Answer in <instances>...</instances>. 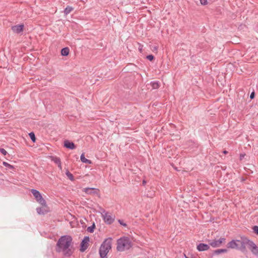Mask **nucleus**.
<instances>
[{"label":"nucleus","instance_id":"26","mask_svg":"<svg viewBox=\"0 0 258 258\" xmlns=\"http://www.w3.org/2000/svg\"><path fill=\"white\" fill-rule=\"evenodd\" d=\"M3 165L6 166V167H9V168H13V167L12 165H10V164H9L7 162H3Z\"/></svg>","mask_w":258,"mask_h":258},{"label":"nucleus","instance_id":"21","mask_svg":"<svg viewBox=\"0 0 258 258\" xmlns=\"http://www.w3.org/2000/svg\"><path fill=\"white\" fill-rule=\"evenodd\" d=\"M95 228V224L93 223V225L91 226H89L87 228V231L90 233H93L94 232V229Z\"/></svg>","mask_w":258,"mask_h":258},{"label":"nucleus","instance_id":"9","mask_svg":"<svg viewBox=\"0 0 258 258\" xmlns=\"http://www.w3.org/2000/svg\"><path fill=\"white\" fill-rule=\"evenodd\" d=\"M24 27V25L19 24L12 26V30L14 33L19 34L23 31Z\"/></svg>","mask_w":258,"mask_h":258},{"label":"nucleus","instance_id":"36","mask_svg":"<svg viewBox=\"0 0 258 258\" xmlns=\"http://www.w3.org/2000/svg\"><path fill=\"white\" fill-rule=\"evenodd\" d=\"M223 153H224V154H227L228 153V152L226 151H224Z\"/></svg>","mask_w":258,"mask_h":258},{"label":"nucleus","instance_id":"30","mask_svg":"<svg viewBox=\"0 0 258 258\" xmlns=\"http://www.w3.org/2000/svg\"><path fill=\"white\" fill-rule=\"evenodd\" d=\"M118 222L120 224L123 225V226H126V224L124 223L122 220H118Z\"/></svg>","mask_w":258,"mask_h":258},{"label":"nucleus","instance_id":"11","mask_svg":"<svg viewBox=\"0 0 258 258\" xmlns=\"http://www.w3.org/2000/svg\"><path fill=\"white\" fill-rule=\"evenodd\" d=\"M237 240H232L227 244V247L232 249H236L238 250V244L237 243Z\"/></svg>","mask_w":258,"mask_h":258},{"label":"nucleus","instance_id":"33","mask_svg":"<svg viewBox=\"0 0 258 258\" xmlns=\"http://www.w3.org/2000/svg\"><path fill=\"white\" fill-rule=\"evenodd\" d=\"M57 165H58V167L59 169L60 170H61L62 169V167H61V162H60L59 164H58Z\"/></svg>","mask_w":258,"mask_h":258},{"label":"nucleus","instance_id":"29","mask_svg":"<svg viewBox=\"0 0 258 258\" xmlns=\"http://www.w3.org/2000/svg\"><path fill=\"white\" fill-rule=\"evenodd\" d=\"M201 5H206L208 4L207 0H200Z\"/></svg>","mask_w":258,"mask_h":258},{"label":"nucleus","instance_id":"27","mask_svg":"<svg viewBox=\"0 0 258 258\" xmlns=\"http://www.w3.org/2000/svg\"><path fill=\"white\" fill-rule=\"evenodd\" d=\"M147 58L148 60H149L150 61H152V60H153L154 59V56L153 55H152V54L149 55L147 56Z\"/></svg>","mask_w":258,"mask_h":258},{"label":"nucleus","instance_id":"10","mask_svg":"<svg viewBox=\"0 0 258 258\" xmlns=\"http://www.w3.org/2000/svg\"><path fill=\"white\" fill-rule=\"evenodd\" d=\"M209 244L201 243L197 245V249L199 251H203L208 250L210 248V246Z\"/></svg>","mask_w":258,"mask_h":258},{"label":"nucleus","instance_id":"37","mask_svg":"<svg viewBox=\"0 0 258 258\" xmlns=\"http://www.w3.org/2000/svg\"><path fill=\"white\" fill-rule=\"evenodd\" d=\"M146 183V182L145 180H144V181H143V184L144 185H145Z\"/></svg>","mask_w":258,"mask_h":258},{"label":"nucleus","instance_id":"6","mask_svg":"<svg viewBox=\"0 0 258 258\" xmlns=\"http://www.w3.org/2000/svg\"><path fill=\"white\" fill-rule=\"evenodd\" d=\"M226 241V239L224 237H221L219 239H214L209 241V244L213 247H220L222 243H224Z\"/></svg>","mask_w":258,"mask_h":258},{"label":"nucleus","instance_id":"24","mask_svg":"<svg viewBox=\"0 0 258 258\" xmlns=\"http://www.w3.org/2000/svg\"><path fill=\"white\" fill-rule=\"evenodd\" d=\"M0 152L5 156L8 154V153L6 151V150L3 148H0Z\"/></svg>","mask_w":258,"mask_h":258},{"label":"nucleus","instance_id":"25","mask_svg":"<svg viewBox=\"0 0 258 258\" xmlns=\"http://www.w3.org/2000/svg\"><path fill=\"white\" fill-rule=\"evenodd\" d=\"M95 189V188H87L85 189V191H86V192H87L88 194H91V191L94 190Z\"/></svg>","mask_w":258,"mask_h":258},{"label":"nucleus","instance_id":"7","mask_svg":"<svg viewBox=\"0 0 258 258\" xmlns=\"http://www.w3.org/2000/svg\"><path fill=\"white\" fill-rule=\"evenodd\" d=\"M102 216L104 222L108 224L112 223L114 221V217L110 213L105 211L102 213Z\"/></svg>","mask_w":258,"mask_h":258},{"label":"nucleus","instance_id":"32","mask_svg":"<svg viewBox=\"0 0 258 258\" xmlns=\"http://www.w3.org/2000/svg\"><path fill=\"white\" fill-rule=\"evenodd\" d=\"M254 97V92H253L250 94V99H253Z\"/></svg>","mask_w":258,"mask_h":258},{"label":"nucleus","instance_id":"17","mask_svg":"<svg viewBox=\"0 0 258 258\" xmlns=\"http://www.w3.org/2000/svg\"><path fill=\"white\" fill-rule=\"evenodd\" d=\"M73 10V8L71 6H67L64 10V14L66 15L70 14Z\"/></svg>","mask_w":258,"mask_h":258},{"label":"nucleus","instance_id":"4","mask_svg":"<svg viewBox=\"0 0 258 258\" xmlns=\"http://www.w3.org/2000/svg\"><path fill=\"white\" fill-rule=\"evenodd\" d=\"M254 243L250 240L247 237L243 236L241 237V243L240 246H239V250L242 252L246 251V245H247L249 247V249L251 251L253 246L254 245Z\"/></svg>","mask_w":258,"mask_h":258},{"label":"nucleus","instance_id":"1","mask_svg":"<svg viewBox=\"0 0 258 258\" xmlns=\"http://www.w3.org/2000/svg\"><path fill=\"white\" fill-rule=\"evenodd\" d=\"M72 240L73 239L70 236H61L56 243V251L57 252H62L66 256H70L73 253Z\"/></svg>","mask_w":258,"mask_h":258},{"label":"nucleus","instance_id":"14","mask_svg":"<svg viewBox=\"0 0 258 258\" xmlns=\"http://www.w3.org/2000/svg\"><path fill=\"white\" fill-rule=\"evenodd\" d=\"M251 252L258 258V246L254 244L251 249Z\"/></svg>","mask_w":258,"mask_h":258},{"label":"nucleus","instance_id":"15","mask_svg":"<svg viewBox=\"0 0 258 258\" xmlns=\"http://www.w3.org/2000/svg\"><path fill=\"white\" fill-rule=\"evenodd\" d=\"M227 252V249H216V250H215L214 251V252L213 253L215 254H219L220 253H226Z\"/></svg>","mask_w":258,"mask_h":258},{"label":"nucleus","instance_id":"31","mask_svg":"<svg viewBox=\"0 0 258 258\" xmlns=\"http://www.w3.org/2000/svg\"><path fill=\"white\" fill-rule=\"evenodd\" d=\"M237 244H238V250H239V246H240L241 238L239 240H237Z\"/></svg>","mask_w":258,"mask_h":258},{"label":"nucleus","instance_id":"19","mask_svg":"<svg viewBox=\"0 0 258 258\" xmlns=\"http://www.w3.org/2000/svg\"><path fill=\"white\" fill-rule=\"evenodd\" d=\"M51 161H53L56 164H59L60 161V159L59 158L56 156H52L51 157Z\"/></svg>","mask_w":258,"mask_h":258},{"label":"nucleus","instance_id":"13","mask_svg":"<svg viewBox=\"0 0 258 258\" xmlns=\"http://www.w3.org/2000/svg\"><path fill=\"white\" fill-rule=\"evenodd\" d=\"M80 159H81V161L83 163H87V164H91V160L87 159L85 157L84 153L82 154V155H81V157H80Z\"/></svg>","mask_w":258,"mask_h":258},{"label":"nucleus","instance_id":"8","mask_svg":"<svg viewBox=\"0 0 258 258\" xmlns=\"http://www.w3.org/2000/svg\"><path fill=\"white\" fill-rule=\"evenodd\" d=\"M89 241V237L88 236H85L81 243V251L83 252L87 249L88 247Z\"/></svg>","mask_w":258,"mask_h":258},{"label":"nucleus","instance_id":"28","mask_svg":"<svg viewBox=\"0 0 258 258\" xmlns=\"http://www.w3.org/2000/svg\"><path fill=\"white\" fill-rule=\"evenodd\" d=\"M36 211H37V212L39 214H43V212L42 211V209L41 208H37L36 209Z\"/></svg>","mask_w":258,"mask_h":258},{"label":"nucleus","instance_id":"20","mask_svg":"<svg viewBox=\"0 0 258 258\" xmlns=\"http://www.w3.org/2000/svg\"><path fill=\"white\" fill-rule=\"evenodd\" d=\"M66 174L70 180H71V181L74 180V177L73 175L71 172H70V171L68 170H67Z\"/></svg>","mask_w":258,"mask_h":258},{"label":"nucleus","instance_id":"2","mask_svg":"<svg viewBox=\"0 0 258 258\" xmlns=\"http://www.w3.org/2000/svg\"><path fill=\"white\" fill-rule=\"evenodd\" d=\"M132 246V243L128 237H123L117 241L116 249L118 251H123L129 249Z\"/></svg>","mask_w":258,"mask_h":258},{"label":"nucleus","instance_id":"22","mask_svg":"<svg viewBox=\"0 0 258 258\" xmlns=\"http://www.w3.org/2000/svg\"><path fill=\"white\" fill-rule=\"evenodd\" d=\"M29 135L32 141L33 142H35L36 138L34 133L33 132H31L29 134Z\"/></svg>","mask_w":258,"mask_h":258},{"label":"nucleus","instance_id":"38","mask_svg":"<svg viewBox=\"0 0 258 258\" xmlns=\"http://www.w3.org/2000/svg\"><path fill=\"white\" fill-rule=\"evenodd\" d=\"M139 50H140V51H141L142 48H140Z\"/></svg>","mask_w":258,"mask_h":258},{"label":"nucleus","instance_id":"12","mask_svg":"<svg viewBox=\"0 0 258 258\" xmlns=\"http://www.w3.org/2000/svg\"><path fill=\"white\" fill-rule=\"evenodd\" d=\"M64 147L70 149H74L76 148L75 145L72 142L66 140L64 142Z\"/></svg>","mask_w":258,"mask_h":258},{"label":"nucleus","instance_id":"5","mask_svg":"<svg viewBox=\"0 0 258 258\" xmlns=\"http://www.w3.org/2000/svg\"><path fill=\"white\" fill-rule=\"evenodd\" d=\"M31 191L38 202H39L42 206L46 205V202L45 200L42 198L41 194L39 191L35 189H32Z\"/></svg>","mask_w":258,"mask_h":258},{"label":"nucleus","instance_id":"3","mask_svg":"<svg viewBox=\"0 0 258 258\" xmlns=\"http://www.w3.org/2000/svg\"><path fill=\"white\" fill-rule=\"evenodd\" d=\"M111 238L105 239L99 248V255L101 258H107V254L111 248Z\"/></svg>","mask_w":258,"mask_h":258},{"label":"nucleus","instance_id":"35","mask_svg":"<svg viewBox=\"0 0 258 258\" xmlns=\"http://www.w3.org/2000/svg\"><path fill=\"white\" fill-rule=\"evenodd\" d=\"M240 157V159L241 160L242 159V158L244 157V155H241Z\"/></svg>","mask_w":258,"mask_h":258},{"label":"nucleus","instance_id":"34","mask_svg":"<svg viewBox=\"0 0 258 258\" xmlns=\"http://www.w3.org/2000/svg\"><path fill=\"white\" fill-rule=\"evenodd\" d=\"M184 257H185V258H196L195 257H194L192 256L191 257H189L187 256L185 254H184Z\"/></svg>","mask_w":258,"mask_h":258},{"label":"nucleus","instance_id":"16","mask_svg":"<svg viewBox=\"0 0 258 258\" xmlns=\"http://www.w3.org/2000/svg\"><path fill=\"white\" fill-rule=\"evenodd\" d=\"M69 48L68 47H64L61 50V54L62 56H67L69 53Z\"/></svg>","mask_w":258,"mask_h":258},{"label":"nucleus","instance_id":"23","mask_svg":"<svg viewBox=\"0 0 258 258\" xmlns=\"http://www.w3.org/2000/svg\"><path fill=\"white\" fill-rule=\"evenodd\" d=\"M253 232L258 235V226H254L252 227Z\"/></svg>","mask_w":258,"mask_h":258},{"label":"nucleus","instance_id":"18","mask_svg":"<svg viewBox=\"0 0 258 258\" xmlns=\"http://www.w3.org/2000/svg\"><path fill=\"white\" fill-rule=\"evenodd\" d=\"M150 84L153 89H156L159 87V83L158 81L151 82Z\"/></svg>","mask_w":258,"mask_h":258}]
</instances>
